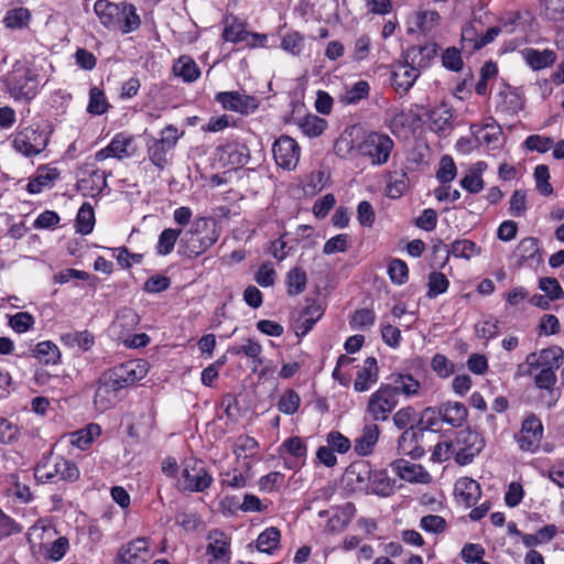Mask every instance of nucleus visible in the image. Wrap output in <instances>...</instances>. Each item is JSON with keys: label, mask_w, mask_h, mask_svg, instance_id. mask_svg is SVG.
I'll list each match as a JSON object with an SVG mask.
<instances>
[{"label": "nucleus", "mask_w": 564, "mask_h": 564, "mask_svg": "<svg viewBox=\"0 0 564 564\" xmlns=\"http://www.w3.org/2000/svg\"><path fill=\"white\" fill-rule=\"evenodd\" d=\"M344 144L348 153L368 159L373 166L386 164L394 147L393 140L388 134L375 131L367 133L356 145L350 140L340 139L336 144L338 151H341Z\"/></svg>", "instance_id": "obj_1"}, {"label": "nucleus", "mask_w": 564, "mask_h": 564, "mask_svg": "<svg viewBox=\"0 0 564 564\" xmlns=\"http://www.w3.org/2000/svg\"><path fill=\"white\" fill-rule=\"evenodd\" d=\"M9 95L15 100L31 101L39 93V74L34 67L17 62L3 77Z\"/></svg>", "instance_id": "obj_2"}, {"label": "nucleus", "mask_w": 564, "mask_h": 564, "mask_svg": "<svg viewBox=\"0 0 564 564\" xmlns=\"http://www.w3.org/2000/svg\"><path fill=\"white\" fill-rule=\"evenodd\" d=\"M78 467L61 455L50 452L43 455L34 468V477L39 482H53L56 478L65 481H76L79 478Z\"/></svg>", "instance_id": "obj_3"}, {"label": "nucleus", "mask_w": 564, "mask_h": 564, "mask_svg": "<svg viewBox=\"0 0 564 564\" xmlns=\"http://www.w3.org/2000/svg\"><path fill=\"white\" fill-rule=\"evenodd\" d=\"M212 482L213 477L203 460L196 458L185 460L182 479L180 480L183 490L203 492L209 488Z\"/></svg>", "instance_id": "obj_4"}, {"label": "nucleus", "mask_w": 564, "mask_h": 564, "mask_svg": "<svg viewBox=\"0 0 564 564\" xmlns=\"http://www.w3.org/2000/svg\"><path fill=\"white\" fill-rule=\"evenodd\" d=\"M399 403L395 391L387 383L380 387L369 397L367 412L375 422L387 421L391 412Z\"/></svg>", "instance_id": "obj_5"}, {"label": "nucleus", "mask_w": 564, "mask_h": 564, "mask_svg": "<svg viewBox=\"0 0 564 564\" xmlns=\"http://www.w3.org/2000/svg\"><path fill=\"white\" fill-rule=\"evenodd\" d=\"M48 137L37 126H29L19 131L13 139V148L24 156H34L47 145Z\"/></svg>", "instance_id": "obj_6"}, {"label": "nucleus", "mask_w": 564, "mask_h": 564, "mask_svg": "<svg viewBox=\"0 0 564 564\" xmlns=\"http://www.w3.org/2000/svg\"><path fill=\"white\" fill-rule=\"evenodd\" d=\"M543 437V424L535 414L528 415L522 422L516 441L522 452L535 453Z\"/></svg>", "instance_id": "obj_7"}, {"label": "nucleus", "mask_w": 564, "mask_h": 564, "mask_svg": "<svg viewBox=\"0 0 564 564\" xmlns=\"http://www.w3.org/2000/svg\"><path fill=\"white\" fill-rule=\"evenodd\" d=\"M273 158L276 164L283 169L292 170L300 160V147L297 142L289 137L281 135L272 147Z\"/></svg>", "instance_id": "obj_8"}, {"label": "nucleus", "mask_w": 564, "mask_h": 564, "mask_svg": "<svg viewBox=\"0 0 564 564\" xmlns=\"http://www.w3.org/2000/svg\"><path fill=\"white\" fill-rule=\"evenodd\" d=\"M455 460L459 465H467L473 462L484 447V440L476 432H460L456 438Z\"/></svg>", "instance_id": "obj_9"}, {"label": "nucleus", "mask_w": 564, "mask_h": 564, "mask_svg": "<svg viewBox=\"0 0 564 564\" xmlns=\"http://www.w3.org/2000/svg\"><path fill=\"white\" fill-rule=\"evenodd\" d=\"M134 152L133 137L126 133H118L106 148L96 152L95 159L98 162L105 161L108 158L122 160L132 156Z\"/></svg>", "instance_id": "obj_10"}, {"label": "nucleus", "mask_w": 564, "mask_h": 564, "mask_svg": "<svg viewBox=\"0 0 564 564\" xmlns=\"http://www.w3.org/2000/svg\"><path fill=\"white\" fill-rule=\"evenodd\" d=\"M424 434L417 426L411 424L405 429L398 440L399 454L410 456L412 459H419L425 454L421 442Z\"/></svg>", "instance_id": "obj_11"}, {"label": "nucleus", "mask_w": 564, "mask_h": 564, "mask_svg": "<svg viewBox=\"0 0 564 564\" xmlns=\"http://www.w3.org/2000/svg\"><path fill=\"white\" fill-rule=\"evenodd\" d=\"M148 556H150V540L137 538L120 546L113 564H133L138 558L144 561Z\"/></svg>", "instance_id": "obj_12"}, {"label": "nucleus", "mask_w": 564, "mask_h": 564, "mask_svg": "<svg viewBox=\"0 0 564 564\" xmlns=\"http://www.w3.org/2000/svg\"><path fill=\"white\" fill-rule=\"evenodd\" d=\"M419 76L420 70L404 58V62L394 65L391 72V85L397 93L405 94L413 87Z\"/></svg>", "instance_id": "obj_13"}, {"label": "nucleus", "mask_w": 564, "mask_h": 564, "mask_svg": "<svg viewBox=\"0 0 564 564\" xmlns=\"http://www.w3.org/2000/svg\"><path fill=\"white\" fill-rule=\"evenodd\" d=\"M209 225H214V220L202 217L196 219L191 229L185 232L184 238L181 240V248H184L183 253L186 257L196 258L204 253L202 248H198V239L196 236L202 234V229H208Z\"/></svg>", "instance_id": "obj_14"}, {"label": "nucleus", "mask_w": 564, "mask_h": 564, "mask_svg": "<svg viewBox=\"0 0 564 564\" xmlns=\"http://www.w3.org/2000/svg\"><path fill=\"white\" fill-rule=\"evenodd\" d=\"M324 315V307L321 303L312 301L307 304L294 322L295 334L299 338L304 337L314 327L317 321Z\"/></svg>", "instance_id": "obj_15"}, {"label": "nucleus", "mask_w": 564, "mask_h": 564, "mask_svg": "<svg viewBox=\"0 0 564 564\" xmlns=\"http://www.w3.org/2000/svg\"><path fill=\"white\" fill-rule=\"evenodd\" d=\"M391 468L401 479L409 482L427 484L431 479L430 474L422 465L411 463L403 458L392 462Z\"/></svg>", "instance_id": "obj_16"}, {"label": "nucleus", "mask_w": 564, "mask_h": 564, "mask_svg": "<svg viewBox=\"0 0 564 564\" xmlns=\"http://www.w3.org/2000/svg\"><path fill=\"white\" fill-rule=\"evenodd\" d=\"M387 384L395 391V397L402 394L406 399L419 395L421 383L412 375L406 372H394L388 377Z\"/></svg>", "instance_id": "obj_17"}, {"label": "nucleus", "mask_w": 564, "mask_h": 564, "mask_svg": "<svg viewBox=\"0 0 564 564\" xmlns=\"http://www.w3.org/2000/svg\"><path fill=\"white\" fill-rule=\"evenodd\" d=\"M115 377L123 384L131 386L147 376L148 369L141 360H130L111 368Z\"/></svg>", "instance_id": "obj_18"}, {"label": "nucleus", "mask_w": 564, "mask_h": 564, "mask_svg": "<svg viewBox=\"0 0 564 564\" xmlns=\"http://www.w3.org/2000/svg\"><path fill=\"white\" fill-rule=\"evenodd\" d=\"M438 45L436 43H427L425 45H412L404 52L406 63L415 66L419 70L430 66L433 58L436 57Z\"/></svg>", "instance_id": "obj_19"}, {"label": "nucleus", "mask_w": 564, "mask_h": 564, "mask_svg": "<svg viewBox=\"0 0 564 564\" xmlns=\"http://www.w3.org/2000/svg\"><path fill=\"white\" fill-rule=\"evenodd\" d=\"M216 100L223 105L225 109L248 113L257 108L254 98L241 95L237 91H224L216 96Z\"/></svg>", "instance_id": "obj_20"}, {"label": "nucleus", "mask_w": 564, "mask_h": 564, "mask_svg": "<svg viewBox=\"0 0 564 564\" xmlns=\"http://www.w3.org/2000/svg\"><path fill=\"white\" fill-rule=\"evenodd\" d=\"M379 379V369L377 359L375 357H368L365 359L360 370H358L354 389L356 392H365L370 389Z\"/></svg>", "instance_id": "obj_21"}, {"label": "nucleus", "mask_w": 564, "mask_h": 564, "mask_svg": "<svg viewBox=\"0 0 564 564\" xmlns=\"http://www.w3.org/2000/svg\"><path fill=\"white\" fill-rule=\"evenodd\" d=\"M95 13L100 22L108 29H117L122 15V3L117 4L108 0H97L94 4Z\"/></svg>", "instance_id": "obj_22"}, {"label": "nucleus", "mask_w": 564, "mask_h": 564, "mask_svg": "<svg viewBox=\"0 0 564 564\" xmlns=\"http://www.w3.org/2000/svg\"><path fill=\"white\" fill-rule=\"evenodd\" d=\"M438 413H441V420L453 427H462L468 416L467 408L457 401L442 403L438 406Z\"/></svg>", "instance_id": "obj_23"}, {"label": "nucleus", "mask_w": 564, "mask_h": 564, "mask_svg": "<svg viewBox=\"0 0 564 564\" xmlns=\"http://www.w3.org/2000/svg\"><path fill=\"white\" fill-rule=\"evenodd\" d=\"M455 496L465 507L469 508L479 500L481 490L480 485L468 477H462L455 482Z\"/></svg>", "instance_id": "obj_24"}, {"label": "nucleus", "mask_w": 564, "mask_h": 564, "mask_svg": "<svg viewBox=\"0 0 564 564\" xmlns=\"http://www.w3.org/2000/svg\"><path fill=\"white\" fill-rule=\"evenodd\" d=\"M498 98L497 109L501 112L516 115L523 109L524 100L517 88L506 85L505 88L498 93Z\"/></svg>", "instance_id": "obj_25"}, {"label": "nucleus", "mask_w": 564, "mask_h": 564, "mask_svg": "<svg viewBox=\"0 0 564 564\" xmlns=\"http://www.w3.org/2000/svg\"><path fill=\"white\" fill-rule=\"evenodd\" d=\"M471 131L480 144H486L491 149H497L499 147L502 130L492 118H490V121L484 126L473 124Z\"/></svg>", "instance_id": "obj_26"}, {"label": "nucleus", "mask_w": 564, "mask_h": 564, "mask_svg": "<svg viewBox=\"0 0 564 564\" xmlns=\"http://www.w3.org/2000/svg\"><path fill=\"white\" fill-rule=\"evenodd\" d=\"M207 554L212 555L217 561H229L230 558V543L227 535L219 531L213 530L207 536Z\"/></svg>", "instance_id": "obj_27"}, {"label": "nucleus", "mask_w": 564, "mask_h": 564, "mask_svg": "<svg viewBox=\"0 0 564 564\" xmlns=\"http://www.w3.org/2000/svg\"><path fill=\"white\" fill-rule=\"evenodd\" d=\"M521 55L533 70L546 68L556 61V53L549 48L539 51L536 48L525 47L521 51Z\"/></svg>", "instance_id": "obj_28"}, {"label": "nucleus", "mask_w": 564, "mask_h": 564, "mask_svg": "<svg viewBox=\"0 0 564 564\" xmlns=\"http://www.w3.org/2000/svg\"><path fill=\"white\" fill-rule=\"evenodd\" d=\"M380 429L377 424H366L360 435L355 440V452L360 456H367L372 453L375 445L378 442Z\"/></svg>", "instance_id": "obj_29"}, {"label": "nucleus", "mask_w": 564, "mask_h": 564, "mask_svg": "<svg viewBox=\"0 0 564 564\" xmlns=\"http://www.w3.org/2000/svg\"><path fill=\"white\" fill-rule=\"evenodd\" d=\"M59 177V171L56 167L40 166L36 175L28 183L26 189L31 194H39L44 188L51 187Z\"/></svg>", "instance_id": "obj_30"}, {"label": "nucleus", "mask_w": 564, "mask_h": 564, "mask_svg": "<svg viewBox=\"0 0 564 564\" xmlns=\"http://www.w3.org/2000/svg\"><path fill=\"white\" fill-rule=\"evenodd\" d=\"M426 116L431 122L432 130L436 132H445L452 129L454 115L452 108L447 105L441 104L440 106L427 110Z\"/></svg>", "instance_id": "obj_31"}, {"label": "nucleus", "mask_w": 564, "mask_h": 564, "mask_svg": "<svg viewBox=\"0 0 564 564\" xmlns=\"http://www.w3.org/2000/svg\"><path fill=\"white\" fill-rule=\"evenodd\" d=\"M148 156L151 163L159 170L163 171L169 164V154L171 149L165 148L156 138L150 137L147 141Z\"/></svg>", "instance_id": "obj_32"}, {"label": "nucleus", "mask_w": 564, "mask_h": 564, "mask_svg": "<svg viewBox=\"0 0 564 564\" xmlns=\"http://www.w3.org/2000/svg\"><path fill=\"white\" fill-rule=\"evenodd\" d=\"M176 76L182 77L184 82H195L200 76V69L195 61L187 56H181L173 66Z\"/></svg>", "instance_id": "obj_33"}, {"label": "nucleus", "mask_w": 564, "mask_h": 564, "mask_svg": "<svg viewBox=\"0 0 564 564\" xmlns=\"http://www.w3.org/2000/svg\"><path fill=\"white\" fill-rule=\"evenodd\" d=\"M393 480L388 476L386 470L371 471L369 476V487L376 495L388 497L393 494Z\"/></svg>", "instance_id": "obj_34"}, {"label": "nucleus", "mask_w": 564, "mask_h": 564, "mask_svg": "<svg viewBox=\"0 0 564 564\" xmlns=\"http://www.w3.org/2000/svg\"><path fill=\"white\" fill-rule=\"evenodd\" d=\"M101 434V427L96 423H90L86 427L75 431L70 434V444L85 451L95 437Z\"/></svg>", "instance_id": "obj_35"}, {"label": "nucleus", "mask_w": 564, "mask_h": 564, "mask_svg": "<svg viewBox=\"0 0 564 564\" xmlns=\"http://www.w3.org/2000/svg\"><path fill=\"white\" fill-rule=\"evenodd\" d=\"M281 532L275 527L267 528L257 539V549L262 553L272 554L280 545Z\"/></svg>", "instance_id": "obj_36"}, {"label": "nucleus", "mask_w": 564, "mask_h": 564, "mask_svg": "<svg viewBox=\"0 0 564 564\" xmlns=\"http://www.w3.org/2000/svg\"><path fill=\"white\" fill-rule=\"evenodd\" d=\"M61 340L65 346L78 347L82 350H88L93 347L94 336L88 330L69 332L61 336Z\"/></svg>", "instance_id": "obj_37"}, {"label": "nucleus", "mask_w": 564, "mask_h": 564, "mask_svg": "<svg viewBox=\"0 0 564 564\" xmlns=\"http://www.w3.org/2000/svg\"><path fill=\"white\" fill-rule=\"evenodd\" d=\"M122 15L120 17V24H118V29L121 30L122 33H130L141 25V19L137 13V9L132 3H122Z\"/></svg>", "instance_id": "obj_38"}, {"label": "nucleus", "mask_w": 564, "mask_h": 564, "mask_svg": "<svg viewBox=\"0 0 564 564\" xmlns=\"http://www.w3.org/2000/svg\"><path fill=\"white\" fill-rule=\"evenodd\" d=\"M299 127L308 138H316L325 131L327 121L318 116L307 115L300 120Z\"/></svg>", "instance_id": "obj_39"}, {"label": "nucleus", "mask_w": 564, "mask_h": 564, "mask_svg": "<svg viewBox=\"0 0 564 564\" xmlns=\"http://www.w3.org/2000/svg\"><path fill=\"white\" fill-rule=\"evenodd\" d=\"M34 357L42 364L56 365L61 359V351L52 341H41L35 346Z\"/></svg>", "instance_id": "obj_40"}, {"label": "nucleus", "mask_w": 564, "mask_h": 564, "mask_svg": "<svg viewBox=\"0 0 564 564\" xmlns=\"http://www.w3.org/2000/svg\"><path fill=\"white\" fill-rule=\"evenodd\" d=\"M306 284L307 276L302 268L295 267L291 269L286 274V286L289 295L295 296L301 294L305 290Z\"/></svg>", "instance_id": "obj_41"}, {"label": "nucleus", "mask_w": 564, "mask_h": 564, "mask_svg": "<svg viewBox=\"0 0 564 564\" xmlns=\"http://www.w3.org/2000/svg\"><path fill=\"white\" fill-rule=\"evenodd\" d=\"M444 249L446 250L447 256L452 254L456 258L465 259H469L480 252V248L475 242L467 239L456 240L449 248L444 246Z\"/></svg>", "instance_id": "obj_42"}, {"label": "nucleus", "mask_w": 564, "mask_h": 564, "mask_svg": "<svg viewBox=\"0 0 564 564\" xmlns=\"http://www.w3.org/2000/svg\"><path fill=\"white\" fill-rule=\"evenodd\" d=\"M370 86L366 80H358L352 86L347 87L341 95V101L347 105H357L360 100L368 98Z\"/></svg>", "instance_id": "obj_43"}, {"label": "nucleus", "mask_w": 564, "mask_h": 564, "mask_svg": "<svg viewBox=\"0 0 564 564\" xmlns=\"http://www.w3.org/2000/svg\"><path fill=\"white\" fill-rule=\"evenodd\" d=\"M95 225L94 208L89 203H84L76 217V230L82 235H88L93 231Z\"/></svg>", "instance_id": "obj_44"}, {"label": "nucleus", "mask_w": 564, "mask_h": 564, "mask_svg": "<svg viewBox=\"0 0 564 564\" xmlns=\"http://www.w3.org/2000/svg\"><path fill=\"white\" fill-rule=\"evenodd\" d=\"M250 32L245 29V25L232 18L231 22L226 19V26L223 32V39L227 42L238 43L248 41Z\"/></svg>", "instance_id": "obj_45"}, {"label": "nucleus", "mask_w": 564, "mask_h": 564, "mask_svg": "<svg viewBox=\"0 0 564 564\" xmlns=\"http://www.w3.org/2000/svg\"><path fill=\"white\" fill-rule=\"evenodd\" d=\"M182 234V229L175 228H166L164 229L156 243V253L159 256H167L170 254L174 246Z\"/></svg>", "instance_id": "obj_46"}, {"label": "nucleus", "mask_w": 564, "mask_h": 564, "mask_svg": "<svg viewBox=\"0 0 564 564\" xmlns=\"http://www.w3.org/2000/svg\"><path fill=\"white\" fill-rule=\"evenodd\" d=\"M117 394L111 392L109 388L102 384L100 381L95 392L94 404L96 409L100 412H105L106 410L113 406L117 402Z\"/></svg>", "instance_id": "obj_47"}, {"label": "nucleus", "mask_w": 564, "mask_h": 564, "mask_svg": "<svg viewBox=\"0 0 564 564\" xmlns=\"http://www.w3.org/2000/svg\"><path fill=\"white\" fill-rule=\"evenodd\" d=\"M30 18V11L26 8L20 7L9 10L3 22L9 29H23L28 25Z\"/></svg>", "instance_id": "obj_48"}, {"label": "nucleus", "mask_w": 564, "mask_h": 564, "mask_svg": "<svg viewBox=\"0 0 564 564\" xmlns=\"http://www.w3.org/2000/svg\"><path fill=\"white\" fill-rule=\"evenodd\" d=\"M429 290L427 297L435 299L445 293L449 286V281L442 272L433 271L429 274Z\"/></svg>", "instance_id": "obj_49"}, {"label": "nucleus", "mask_w": 564, "mask_h": 564, "mask_svg": "<svg viewBox=\"0 0 564 564\" xmlns=\"http://www.w3.org/2000/svg\"><path fill=\"white\" fill-rule=\"evenodd\" d=\"M376 322V313L370 308L357 310L350 317L349 325L352 329L366 330Z\"/></svg>", "instance_id": "obj_50"}, {"label": "nucleus", "mask_w": 564, "mask_h": 564, "mask_svg": "<svg viewBox=\"0 0 564 564\" xmlns=\"http://www.w3.org/2000/svg\"><path fill=\"white\" fill-rule=\"evenodd\" d=\"M108 108L109 104L106 100L104 91L98 87L90 88L87 111L90 115L100 116L104 115Z\"/></svg>", "instance_id": "obj_51"}, {"label": "nucleus", "mask_w": 564, "mask_h": 564, "mask_svg": "<svg viewBox=\"0 0 564 564\" xmlns=\"http://www.w3.org/2000/svg\"><path fill=\"white\" fill-rule=\"evenodd\" d=\"M440 419L438 408L427 406L421 412L419 420L413 425L417 426L424 434L425 431L433 430L438 424Z\"/></svg>", "instance_id": "obj_52"}, {"label": "nucleus", "mask_w": 564, "mask_h": 564, "mask_svg": "<svg viewBox=\"0 0 564 564\" xmlns=\"http://www.w3.org/2000/svg\"><path fill=\"white\" fill-rule=\"evenodd\" d=\"M480 42V36L478 35V31L474 23H466L462 28V46L463 51L471 54L473 52L479 50L480 47H474V45H478Z\"/></svg>", "instance_id": "obj_53"}, {"label": "nucleus", "mask_w": 564, "mask_h": 564, "mask_svg": "<svg viewBox=\"0 0 564 564\" xmlns=\"http://www.w3.org/2000/svg\"><path fill=\"white\" fill-rule=\"evenodd\" d=\"M408 181L409 178L405 172H394V174L390 176V182L387 186V195L390 198L401 197L408 188Z\"/></svg>", "instance_id": "obj_54"}, {"label": "nucleus", "mask_w": 564, "mask_h": 564, "mask_svg": "<svg viewBox=\"0 0 564 564\" xmlns=\"http://www.w3.org/2000/svg\"><path fill=\"white\" fill-rule=\"evenodd\" d=\"M281 47L283 51L297 56L304 47V37L297 31L286 33L281 40Z\"/></svg>", "instance_id": "obj_55"}, {"label": "nucleus", "mask_w": 564, "mask_h": 564, "mask_svg": "<svg viewBox=\"0 0 564 564\" xmlns=\"http://www.w3.org/2000/svg\"><path fill=\"white\" fill-rule=\"evenodd\" d=\"M442 65L448 70L459 72L464 66L460 50L455 46L447 47L442 53Z\"/></svg>", "instance_id": "obj_56"}, {"label": "nucleus", "mask_w": 564, "mask_h": 564, "mask_svg": "<svg viewBox=\"0 0 564 564\" xmlns=\"http://www.w3.org/2000/svg\"><path fill=\"white\" fill-rule=\"evenodd\" d=\"M301 398L294 390H286L278 402V409L284 414H294L300 406Z\"/></svg>", "instance_id": "obj_57"}, {"label": "nucleus", "mask_w": 564, "mask_h": 564, "mask_svg": "<svg viewBox=\"0 0 564 564\" xmlns=\"http://www.w3.org/2000/svg\"><path fill=\"white\" fill-rule=\"evenodd\" d=\"M388 273L394 284L402 285L408 281L409 269L403 260L393 259L389 263Z\"/></svg>", "instance_id": "obj_58"}, {"label": "nucleus", "mask_w": 564, "mask_h": 564, "mask_svg": "<svg viewBox=\"0 0 564 564\" xmlns=\"http://www.w3.org/2000/svg\"><path fill=\"white\" fill-rule=\"evenodd\" d=\"M517 252L520 256L521 261L533 259L535 256L540 259L541 252L539 248V240L533 237L522 239L517 247Z\"/></svg>", "instance_id": "obj_59"}, {"label": "nucleus", "mask_w": 564, "mask_h": 564, "mask_svg": "<svg viewBox=\"0 0 564 564\" xmlns=\"http://www.w3.org/2000/svg\"><path fill=\"white\" fill-rule=\"evenodd\" d=\"M224 153L231 164L245 165L249 161L248 148L243 144L231 143L224 147Z\"/></svg>", "instance_id": "obj_60"}, {"label": "nucleus", "mask_w": 564, "mask_h": 564, "mask_svg": "<svg viewBox=\"0 0 564 564\" xmlns=\"http://www.w3.org/2000/svg\"><path fill=\"white\" fill-rule=\"evenodd\" d=\"M441 21V15L434 10H424L417 13L416 24L420 30L424 33L434 30Z\"/></svg>", "instance_id": "obj_61"}, {"label": "nucleus", "mask_w": 564, "mask_h": 564, "mask_svg": "<svg viewBox=\"0 0 564 564\" xmlns=\"http://www.w3.org/2000/svg\"><path fill=\"white\" fill-rule=\"evenodd\" d=\"M456 173L457 169L452 156H442L440 162V169L436 173L437 180L443 184L449 183L456 177Z\"/></svg>", "instance_id": "obj_62"}, {"label": "nucleus", "mask_w": 564, "mask_h": 564, "mask_svg": "<svg viewBox=\"0 0 564 564\" xmlns=\"http://www.w3.org/2000/svg\"><path fill=\"white\" fill-rule=\"evenodd\" d=\"M326 443L334 452H337L338 454H346L351 447L350 440L338 431H330L326 435Z\"/></svg>", "instance_id": "obj_63"}, {"label": "nucleus", "mask_w": 564, "mask_h": 564, "mask_svg": "<svg viewBox=\"0 0 564 564\" xmlns=\"http://www.w3.org/2000/svg\"><path fill=\"white\" fill-rule=\"evenodd\" d=\"M534 178L536 183V189L544 196H549L553 193V187L549 182L550 172L546 165L540 164L534 170Z\"/></svg>", "instance_id": "obj_64"}]
</instances>
